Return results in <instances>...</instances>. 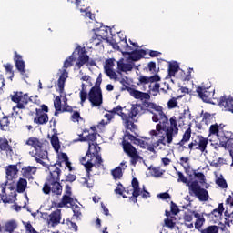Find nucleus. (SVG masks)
Segmentation results:
<instances>
[{
  "label": "nucleus",
  "instance_id": "aec40b11",
  "mask_svg": "<svg viewBox=\"0 0 233 233\" xmlns=\"http://www.w3.org/2000/svg\"><path fill=\"white\" fill-rule=\"evenodd\" d=\"M196 214H198V211L196 210H187L184 213L183 219L185 226L187 227V228H194L192 219H194V217L196 218Z\"/></svg>",
  "mask_w": 233,
  "mask_h": 233
},
{
  "label": "nucleus",
  "instance_id": "2eb2a0df",
  "mask_svg": "<svg viewBox=\"0 0 233 233\" xmlns=\"http://www.w3.org/2000/svg\"><path fill=\"white\" fill-rule=\"evenodd\" d=\"M219 141L222 148H233V133L226 131L224 136L220 135Z\"/></svg>",
  "mask_w": 233,
  "mask_h": 233
},
{
  "label": "nucleus",
  "instance_id": "864d4df0",
  "mask_svg": "<svg viewBox=\"0 0 233 233\" xmlns=\"http://www.w3.org/2000/svg\"><path fill=\"white\" fill-rule=\"evenodd\" d=\"M62 202L66 205H72V203H74V198L70 195H63Z\"/></svg>",
  "mask_w": 233,
  "mask_h": 233
},
{
  "label": "nucleus",
  "instance_id": "49530a36",
  "mask_svg": "<svg viewBox=\"0 0 233 233\" xmlns=\"http://www.w3.org/2000/svg\"><path fill=\"white\" fill-rule=\"evenodd\" d=\"M81 86H82V89L79 93V97H80L81 105H84L85 101L88 99V93H86V91L85 90V84H82Z\"/></svg>",
  "mask_w": 233,
  "mask_h": 233
},
{
  "label": "nucleus",
  "instance_id": "4468645a",
  "mask_svg": "<svg viewBox=\"0 0 233 233\" xmlns=\"http://www.w3.org/2000/svg\"><path fill=\"white\" fill-rule=\"evenodd\" d=\"M75 52H77L79 54L77 61L76 63V66L80 69L84 65H86L88 63L90 56L86 55V49L85 47L81 48L80 46H78Z\"/></svg>",
  "mask_w": 233,
  "mask_h": 233
},
{
  "label": "nucleus",
  "instance_id": "473e14b6",
  "mask_svg": "<svg viewBox=\"0 0 233 233\" xmlns=\"http://www.w3.org/2000/svg\"><path fill=\"white\" fill-rule=\"evenodd\" d=\"M27 187L28 181L25 178H19V180L16 183V192H18V194H23V192L26 190Z\"/></svg>",
  "mask_w": 233,
  "mask_h": 233
},
{
  "label": "nucleus",
  "instance_id": "ea45409f",
  "mask_svg": "<svg viewBox=\"0 0 233 233\" xmlns=\"http://www.w3.org/2000/svg\"><path fill=\"white\" fill-rule=\"evenodd\" d=\"M131 185L135 196L141 194V187H139V180H137V178L134 177L131 181Z\"/></svg>",
  "mask_w": 233,
  "mask_h": 233
},
{
  "label": "nucleus",
  "instance_id": "09e8293b",
  "mask_svg": "<svg viewBox=\"0 0 233 233\" xmlns=\"http://www.w3.org/2000/svg\"><path fill=\"white\" fill-rule=\"evenodd\" d=\"M106 74L109 77V79H114L115 81H117V74L114 70H112V68H107L106 70Z\"/></svg>",
  "mask_w": 233,
  "mask_h": 233
},
{
  "label": "nucleus",
  "instance_id": "393cba45",
  "mask_svg": "<svg viewBox=\"0 0 233 233\" xmlns=\"http://www.w3.org/2000/svg\"><path fill=\"white\" fill-rule=\"evenodd\" d=\"M205 214L207 213H195V218H196V221H195V228L196 230H198V232H201V230H203V226L205 225Z\"/></svg>",
  "mask_w": 233,
  "mask_h": 233
},
{
  "label": "nucleus",
  "instance_id": "423d86ee",
  "mask_svg": "<svg viewBox=\"0 0 233 233\" xmlns=\"http://www.w3.org/2000/svg\"><path fill=\"white\" fill-rule=\"evenodd\" d=\"M74 61H76V56H74V53L64 61L62 70H60L61 75L57 80V86L60 94H63V92H65V83H66V79H68V71L66 69L70 68V66H73Z\"/></svg>",
  "mask_w": 233,
  "mask_h": 233
},
{
  "label": "nucleus",
  "instance_id": "f704fd0d",
  "mask_svg": "<svg viewBox=\"0 0 233 233\" xmlns=\"http://www.w3.org/2000/svg\"><path fill=\"white\" fill-rule=\"evenodd\" d=\"M0 129L5 132L10 130V120L8 119V116H5L0 119Z\"/></svg>",
  "mask_w": 233,
  "mask_h": 233
},
{
  "label": "nucleus",
  "instance_id": "a211bd4d",
  "mask_svg": "<svg viewBox=\"0 0 233 233\" xmlns=\"http://www.w3.org/2000/svg\"><path fill=\"white\" fill-rule=\"evenodd\" d=\"M127 90H128L130 96H132V97H134V99H140V101L150 100L149 93L141 92V91H139L137 89H134L132 87H127Z\"/></svg>",
  "mask_w": 233,
  "mask_h": 233
},
{
  "label": "nucleus",
  "instance_id": "4d7b16f0",
  "mask_svg": "<svg viewBox=\"0 0 233 233\" xmlns=\"http://www.w3.org/2000/svg\"><path fill=\"white\" fill-rule=\"evenodd\" d=\"M160 85L159 83H155L154 85L150 84L149 85V90L151 92H154L153 96H157V93L159 92Z\"/></svg>",
  "mask_w": 233,
  "mask_h": 233
},
{
  "label": "nucleus",
  "instance_id": "c9c22d12",
  "mask_svg": "<svg viewBox=\"0 0 233 233\" xmlns=\"http://www.w3.org/2000/svg\"><path fill=\"white\" fill-rule=\"evenodd\" d=\"M177 72H179V64L177 62L170 63L168 66V76L172 77L176 76Z\"/></svg>",
  "mask_w": 233,
  "mask_h": 233
},
{
  "label": "nucleus",
  "instance_id": "c85d7f7f",
  "mask_svg": "<svg viewBox=\"0 0 233 233\" xmlns=\"http://www.w3.org/2000/svg\"><path fill=\"white\" fill-rule=\"evenodd\" d=\"M8 185V180H5L3 183H0V188L2 189V198L1 201H3L5 204L6 203H12V198L6 195V186Z\"/></svg>",
  "mask_w": 233,
  "mask_h": 233
},
{
  "label": "nucleus",
  "instance_id": "ddd939ff",
  "mask_svg": "<svg viewBox=\"0 0 233 233\" xmlns=\"http://www.w3.org/2000/svg\"><path fill=\"white\" fill-rule=\"evenodd\" d=\"M198 97L204 101V103H212V97H214V90H210L208 87L198 86L196 89Z\"/></svg>",
  "mask_w": 233,
  "mask_h": 233
},
{
  "label": "nucleus",
  "instance_id": "69168bd1",
  "mask_svg": "<svg viewBox=\"0 0 233 233\" xmlns=\"http://www.w3.org/2000/svg\"><path fill=\"white\" fill-rule=\"evenodd\" d=\"M164 223H165L166 227H167L168 228H174V227H176V222H174V220H172L170 218H166L164 220Z\"/></svg>",
  "mask_w": 233,
  "mask_h": 233
},
{
  "label": "nucleus",
  "instance_id": "c756f323",
  "mask_svg": "<svg viewBox=\"0 0 233 233\" xmlns=\"http://www.w3.org/2000/svg\"><path fill=\"white\" fill-rule=\"evenodd\" d=\"M209 136H217L219 141V137L222 136L223 137L225 136V132L219 131V124L216 123L209 127Z\"/></svg>",
  "mask_w": 233,
  "mask_h": 233
},
{
  "label": "nucleus",
  "instance_id": "f03ea898",
  "mask_svg": "<svg viewBox=\"0 0 233 233\" xmlns=\"http://www.w3.org/2000/svg\"><path fill=\"white\" fill-rule=\"evenodd\" d=\"M169 122L170 126H162L161 124H157L156 126V129L149 132L151 139L157 138V140L156 146L154 144H147V146H146V149L148 150V152H153V154H156L157 147H159V145H166L165 135H163V132H166L167 143L168 145L174 141L175 136H177L179 133V127H177V118L176 116H171Z\"/></svg>",
  "mask_w": 233,
  "mask_h": 233
},
{
  "label": "nucleus",
  "instance_id": "20e7f679",
  "mask_svg": "<svg viewBox=\"0 0 233 233\" xmlns=\"http://www.w3.org/2000/svg\"><path fill=\"white\" fill-rule=\"evenodd\" d=\"M139 106H141V109H139V113L141 112V110H143V108H145L143 114H147V112H150V114H153L152 121L154 123H157L158 121H160L159 125H161L162 127H167V125H168V117L167 116L165 112H163V106H157L156 103L148 102L147 100L142 102L143 106H141V104Z\"/></svg>",
  "mask_w": 233,
  "mask_h": 233
},
{
  "label": "nucleus",
  "instance_id": "6e6d98bb",
  "mask_svg": "<svg viewBox=\"0 0 233 233\" xmlns=\"http://www.w3.org/2000/svg\"><path fill=\"white\" fill-rule=\"evenodd\" d=\"M170 210L173 216H177L179 214V207L174 201H171L170 203Z\"/></svg>",
  "mask_w": 233,
  "mask_h": 233
},
{
  "label": "nucleus",
  "instance_id": "412c9836",
  "mask_svg": "<svg viewBox=\"0 0 233 233\" xmlns=\"http://www.w3.org/2000/svg\"><path fill=\"white\" fill-rule=\"evenodd\" d=\"M0 151L5 152L7 157L14 156V148L10 146L6 138H0Z\"/></svg>",
  "mask_w": 233,
  "mask_h": 233
},
{
  "label": "nucleus",
  "instance_id": "1a4fd4ad",
  "mask_svg": "<svg viewBox=\"0 0 233 233\" xmlns=\"http://www.w3.org/2000/svg\"><path fill=\"white\" fill-rule=\"evenodd\" d=\"M123 43L125 46V52H123V56H129V59H131V61H139V59H143V57L147 54L145 49H135L132 51V46L128 45L127 40Z\"/></svg>",
  "mask_w": 233,
  "mask_h": 233
},
{
  "label": "nucleus",
  "instance_id": "de8ad7c7",
  "mask_svg": "<svg viewBox=\"0 0 233 233\" xmlns=\"http://www.w3.org/2000/svg\"><path fill=\"white\" fill-rule=\"evenodd\" d=\"M118 66L122 72H132V65L131 64H118Z\"/></svg>",
  "mask_w": 233,
  "mask_h": 233
},
{
  "label": "nucleus",
  "instance_id": "bf43d9fd",
  "mask_svg": "<svg viewBox=\"0 0 233 233\" xmlns=\"http://www.w3.org/2000/svg\"><path fill=\"white\" fill-rule=\"evenodd\" d=\"M193 175L197 179H199L200 183H205V174H203V172H196V170H193Z\"/></svg>",
  "mask_w": 233,
  "mask_h": 233
},
{
  "label": "nucleus",
  "instance_id": "2f4dec72",
  "mask_svg": "<svg viewBox=\"0 0 233 233\" xmlns=\"http://www.w3.org/2000/svg\"><path fill=\"white\" fill-rule=\"evenodd\" d=\"M17 228V223L15 220H9L5 223V225L2 227V229L5 230V232L12 233L14 230Z\"/></svg>",
  "mask_w": 233,
  "mask_h": 233
},
{
  "label": "nucleus",
  "instance_id": "37998d69",
  "mask_svg": "<svg viewBox=\"0 0 233 233\" xmlns=\"http://www.w3.org/2000/svg\"><path fill=\"white\" fill-rule=\"evenodd\" d=\"M216 121V118L214 116L210 115V113H205L203 115L202 123H205V125L209 126L210 123H214Z\"/></svg>",
  "mask_w": 233,
  "mask_h": 233
},
{
  "label": "nucleus",
  "instance_id": "b1692460",
  "mask_svg": "<svg viewBox=\"0 0 233 233\" xmlns=\"http://www.w3.org/2000/svg\"><path fill=\"white\" fill-rule=\"evenodd\" d=\"M223 212H225V207L223 203L218 204V207L213 209L210 213H206L205 216L207 218H215L216 219H221V216H223Z\"/></svg>",
  "mask_w": 233,
  "mask_h": 233
},
{
  "label": "nucleus",
  "instance_id": "6ab92c4d",
  "mask_svg": "<svg viewBox=\"0 0 233 233\" xmlns=\"http://www.w3.org/2000/svg\"><path fill=\"white\" fill-rule=\"evenodd\" d=\"M93 145V152H92V157H96V167H103V157H101V147H99V144L97 143H92Z\"/></svg>",
  "mask_w": 233,
  "mask_h": 233
},
{
  "label": "nucleus",
  "instance_id": "9d476101",
  "mask_svg": "<svg viewBox=\"0 0 233 233\" xmlns=\"http://www.w3.org/2000/svg\"><path fill=\"white\" fill-rule=\"evenodd\" d=\"M11 100L13 103H16V106L13 107L14 112H15L16 108L25 110V105H28L30 96L28 94H23V92H15L14 95H11Z\"/></svg>",
  "mask_w": 233,
  "mask_h": 233
},
{
  "label": "nucleus",
  "instance_id": "052dcab7",
  "mask_svg": "<svg viewBox=\"0 0 233 233\" xmlns=\"http://www.w3.org/2000/svg\"><path fill=\"white\" fill-rule=\"evenodd\" d=\"M149 82V78L147 76H140L138 77V83H137V85H148Z\"/></svg>",
  "mask_w": 233,
  "mask_h": 233
},
{
  "label": "nucleus",
  "instance_id": "9b49d317",
  "mask_svg": "<svg viewBox=\"0 0 233 233\" xmlns=\"http://www.w3.org/2000/svg\"><path fill=\"white\" fill-rule=\"evenodd\" d=\"M88 101L91 106H101L103 105V91L99 87H91L88 93Z\"/></svg>",
  "mask_w": 233,
  "mask_h": 233
},
{
  "label": "nucleus",
  "instance_id": "e433bc0d",
  "mask_svg": "<svg viewBox=\"0 0 233 233\" xmlns=\"http://www.w3.org/2000/svg\"><path fill=\"white\" fill-rule=\"evenodd\" d=\"M80 138L78 139V141H92V143H94V141L97 140V133H91L88 134L86 137H83V134L79 135Z\"/></svg>",
  "mask_w": 233,
  "mask_h": 233
},
{
  "label": "nucleus",
  "instance_id": "5701e85b",
  "mask_svg": "<svg viewBox=\"0 0 233 233\" xmlns=\"http://www.w3.org/2000/svg\"><path fill=\"white\" fill-rule=\"evenodd\" d=\"M6 178L8 181H13L17 177V174H19V169L17 168V165H9L5 169Z\"/></svg>",
  "mask_w": 233,
  "mask_h": 233
},
{
  "label": "nucleus",
  "instance_id": "58836bf2",
  "mask_svg": "<svg viewBox=\"0 0 233 233\" xmlns=\"http://www.w3.org/2000/svg\"><path fill=\"white\" fill-rule=\"evenodd\" d=\"M92 147H94L92 145V143H89L88 144V150L86 151V156L82 157L80 158L81 165L85 166L86 163H88V160H86V157H90V159H92Z\"/></svg>",
  "mask_w": 233,
  "mask_h": 233
},
{
  "label": "nucleus",
  "instance_id": "39448f33",
  "mask_svg": "<svg viewBox=\"0 0 233 233\" xmlns=\"http://www.w3.org/2000/svg\"><path fill=\"white\" fill-rule=\"evenodd\" d=\"M25 144L29 147H33L34 150L31 154L36 163H39L42 167H46V164L43 160L48 159V151L45 149V146L41 140L35 137H31L26 140Z\"/></svg>",
  "mask_w": 233,
  "mask_h": 233
},
{
  "label": "nucleus",
  "instance_id": "8fccbe9b",
  "mask_svg": "<svg viewBox=\"0 0 233 233\" xmlns=\"http://www.w3.org/2000/svg\"><path fill=\"white\" fill-rule=\"evenodd\" d=\"M125 192V187H123V184L118 183L116 188L115 189V194H118L119 196H122V198H127L126 195H123Z\"/></svg>",
  "mask_w": 233,
  "mask_h": 233
},
{
  "label": "nucleus",
  "instance_id": "a19ab883",
  "mask_svg": "<svg viewBox=\"0 0 233 233\" xmlns=\"http://www.w3.org/2000/svg\"><path fill=\"white\" fill-rule=\"evenodd\" d=\"M224 216H225L224 225H226V227H230V225H233V212L229 213L228 210H226L224 212Z\"/></svg>",
  "mask_w": 233,
  "mask_h": 233
},
{
  "label": "nucleus",
  "instance_id": "4c0bfd02",
  "mask_svg": "<svg viewBox=\"0 0 233 233\" xmlns=\"http://www.w3.org/2000/svg\"><path fill=\"white\" fill-rule=\"evenodd\" d=\"M111 175L115 181H117V179H121L123 177V169L118 166L111 171Z\"/></svg>",
  "mask_w": 233,
  "mask_h": 233
},
{
  "label": "nucleus",
  "instance_id": "4be33fe9",
  "mask_svg": "<svg viewBox=\"0 0 233 233\" xmlns=\"http://www.w3.org/2000/svg\"><path fill=\"white\" fill-rule=\"evenodd\" d=\"M219 106H224L226 110L233 114V97L232 96H221L218 102Z\"/></svg>",
  "mask_w": 233,
  "mask_h": 233
},
{
  "label": "nucleus",
  "instance_id": "f8f14e48",
  "mask_svg": "<svg viewBox=\"0 0 233 233\" xmlns=\"http://www.w3.org/2000/svg\"><path fill=\"white\" fill-rule=\"evenodd\" d=\"M189 190L193 192V194L199 199L200 201H208V191L207 189L202 188L199 185V182L197 180L191 182L189 185Z\"/></svg>",
  "mask_w": 233,
  "mask_h": 233
},
{
  "label": "nucleus",
  "instance_id": "e2e57ef3",
  "mask_svg": "<svg viewBox=\"0 0 233 233\" xmlns=\"http://www.w3.org/2000/svg\"><path fill=\"white\" fill-rule=\"evenodd\" d=\"M77 179V177L72 173H69L67 176H66L65 181L66 183H74Z\"/></svg>",
  "mask_w": 233,
  "mask_h": 233
},
{
  "label": "nucleus",
  "instance_id": "cd10ccee",
  "mask_svg": "<svg viewBox=\"0 0 233 233\" xmlns=\"http://www.w3.org/2000/svg\"><path fill=\"white\" fill-rule=\"evenodd\" d=\"M106 35H108V32L106 31V35H101L99 34H94L90 39V43L94 45V46H99L101 43H103V39H106Z\"/></svg>",
  "mask_w": 233,
  "mask_h": 233
},
{
  "label": "nucleus",
  "instance_id": "603ef678",
  "mask_svg": "<svg viewBox=\"0 0 233 233\" xmlns=\"http://www.w3.org/2000/svg\"><path fill=\"white\" fill-rule=\"evenodd\" d=\"M151 174L154 177H161L163 176V172L161 171V167H152Z\"/></svg>",
  "mask_w": 233,
  "mask_h": 233
},
{
  "label": "nucleus",
  "instance_id": "a878e982",
  "mask_svg": "<svg viewBox=\"0 0 233 233\" xmlns=\"http://www.w3.org/2000/svg\"><path fill=\"white\" fill-rule=\"evenodd\" d=\"M35 172H37V167L33 166H27L22 168V176L25 177V179H34Z\"/></svg>",
  "mask_w": 233,
  "mask_h": 233
},
{
  "label": "nucleus",
  "instance_id": "774afa93",
  "mask_svg": "<svg viewBox=\"0 0 233 233\" xmlns=\"http://www.w3.org/2000/svg\"><path fill=\"white\" fill-rule=\"evenodd\" d=\"M114 66V59L109 58L106 60V65L104 66L105 70L107 68H112Z\"/></svg>",
  "mask_w": 233,
  "mask_h": 233
},
{
  "label": "nucleus",
  "instance_id": "7ed1b4c3",
  "mask_svg": "<svg viewBox=\"0 0 233 233\" xmlns=\"http://www.w3.org/2000/svg\"><path fill=\"white\" fill-rule=\"evenodd\" d=\"M140 105H132L130 108L127 106L122 107L121 106H117L114 107L112 110H109V113H106L104 117L107 119V121H111L114 119V116H121L122 123L127 128V130H130V132H136L137 130V125L134 123H137V116H139V110H141Z\"/></svg>",
  "mask_w": 233,
  "mask_h": 233
},
{
  "label": "nucleus",
  "instance_id": "0e129e2a",
  "mask_svg": "<svg viewBox=\"0 0 233 233\" xmlns=\"http://www.w3.org/2000/svg\"><path fill=\"white\" fill-rule=\"evenodd\" d=\"M71 119L74 123H76V122L79 123V119H82L81 114L79 113V111H75L73 113V115L71 116Z\"/></svg>",
  "mask_w": 233,
  "mask_h": 233
},
{
  "label": "nucleus",
  "instance_id": "7c9ffc66",
  "mask_svg": "<svg viewBox=\"0 0 233 233\" xmlns=\"http://www.w3.org/2000/svg\"><path fill=\"white\" fill-rule=\"evenodd\" d=\"M50 221L53 225H59L61 223V209H56L53 211L50 215Z\"/></svg>",
  "mask_w": 233,
  "mask_h": 233
},
{
  "label": "nucleus",
  "instance_id": "6e6552de",
  "mask_svg": "<svg viewBox=\"0 0 233 233\" xmlns=\"http://www.w3.org/2000/svg\"><path fill=\"white\" fill-rule=\"evenodd\" d=\"M207 147H208V138L198 135L196 138L192 137L191 142L188 144V150H199L202 154H207Z\"/></svg>",
  "mask_w": 233,
  "mask_h": 233
},
{
  "label": "nucleus",
  "instance_id": "c03bdc74",
  "mask_svg": "<svg viewBox=\"0 0 233 233\" xmlns=\"http://www.w3.org/2000/svg\"><path fill=\"white\" fill-rule=\"evenodd\" d=\"M200 233H219V227L216 225L208 226L206 228H203Z\"/></svg>",
  "mask_w": 233,
  "mask_h": 233
},
{
  "label": "nucleus",
  "instance_id": "3c124183",
  "mask_svg": "<svg viewBox=\"0 0 233 233\" xmlns=\"http://www.w3.org/2000/svg\"><path fill=\"white\" fill-rule=\"evenodd\" d=\"M177 98L172 97L171 99L168 100L167 108L169 110H172L173 108H177Z\"/></svg>",
  "mask_w": 233,
  "mask_h": 233
},
{
  "label": "nucleus",
  "instance_id": "dca6fc26",
  "mask_svg": "<svg viewBox=\"0 0 233 233\" xmlns=\"http://www.w3.org/2000/svg\"><path fill=\"white\" fill-rule=\"evenodd\" d=\"M85 170H86V177H82L83 183L82 185L84 187H87V188H90V186L88 185V181L92 176V168L96 167V164L92 163V158L87 159V162L84 165Z\"/></svg>",
  "mask_w": 233,
  "mask_h": 233
},
{
  "label": "nucleus",
  "instance_id": "680f3d73",
  "mask_svg": "<svg viewBox=\"0 0 233 233\" xmlns=\"http://www.w3.org/2000/svg\"><path fill=\"white\" fill-rule=\"evenodd\" d=\"M73 212H74V216L76 217V218H81V208L76 204L75 206H73Z\"/></svg>",
  "mask_w": 233,
  "mask_h": 233
},
{
  "label": "nucleus",
  "instance_id": "79ce46f5",
  "mask_svg": "<svg viewBox=\"0 0 233 233\" xmlns=\"http://www.w3.org/2000/svg\"><path fill=\"white\" fill-rule=\"evenodd\" d=\"M54 106H55V116H57L58 112H61L63 110V107L61 106V96H57L54 100Z\"/></svg>",
  "mask_w": 233,
  "mask_h": 233
},
{
  "label": "nucleus",
  "instance_id": "338daca9",
  "mask_svg": "<svg viewBox=\"0 0 233 233\" xmlns=\"http://www.w3.org/2000/svg\"><path fill=\"white\" fill-rule=\"evenodd\" d=\"M35 112H36V116H39V114H43V112L47 113V112H48V106L43 104V105L41 106V109L36 108V109H35Z\"/></svg>",
  "mask_w": 233,
  "mask_h": 233
},
{
  "label": "nucleus",
  "instance_id": "f257e3e1",
  "mask_svg": "<svg viewBox=\"0 0 233 233\" xmlns=\"http://www.w3.org/2000/svg\"><path fill=\"white\" fill-rule=\"evenodd\" d=\"M68 160L66 153L58 154V160L56 164L49 167V175L43 186L42 192L48 196L50 192L55 196H61L63 194V186L61 185V167L63 163Z\"/></svg>",
  "mask_w": 233,
  "mask_h": 233
},
{
  "label": "nucleus",
  "instance_id": "72a5a7b5",
  "mask_svg": "<svg viewBox=\"0 0 233 233\" xmlns=\"http://www.w3.org/2000/svg\"><path fill=\"white\" fill-rule=\"evenodd\" d=\"M36 116H37L34 118V123H36V125H46V123H48V114L40 113Z\"/></svg>",
  "mask_w": 233,
  "mask_h": 233
},
{
  "label": "nucleus",
  "instance_id": "bb28decb",
  "mask_svg": "<svg viewBox=\"0 0 233 233\" xmlns=\"http://www.w3.org/2000/svg\"><path fill=\"white\" fill-rule=\"evenodd\" d=\"M192 137V128L188 127L183 134L182 139L177 144V147H180L184 149H187L185 147L186 143H188L190 141V138Z\"/></svg>",
  "mask_w": 233,
  "mask_h": 233
},
{
  "label": "nucleus",
  "instance_id": "5fc2aeb1",
  "mask_svg": "<svg viewBox=\"0 0 233 233\" xmlns=\"http://www.w3.org/2000/svg\"><path fill=\"white\" fill-rule=\"evenodd\" d=\"M216 185H218V187H219L220 188H227V187H228L227 185V180H225V178L223 177H218L216 180Z\"/></svg>",
  "mask_w": 233,
  "mask_h": 233
},
{
  "label": "nucleus",
  "instance_id": "13d9d810",
  "mask_svg": "<svg viewBox=\"0 0 233 233\" xmlns=\"http://www.w3.org/2000/svg\"><path fill=\"white\" fill-rule=\"evenodd\" d=\"M25 227L26 233H38L37 230H35V228H34V226H32V223H30V222H26L25 224Z\"/></svg>",
  "mask_w": 233,
  "mask_h": 233
},
{
  "label": "nucleus",
  "instance_id": "0eeeda50",
  "mask_svg": "<svg viewBox=\"0 0 233 233\" xmlns=\"http://www.w3.org/2000/svg\"><path fill=\"white\" fill-rule=\"evenodd\" d=\"M122 148L125 154H127V156L130 157V163L131 165H133V167H136V165H137V162L139 163L142 162L143 157L139 155V152H137V149H136V147L130 142H127V140H123Z\"/></svg>",
  "mask_w": 233,
  "mask_h": 233
},
{
  "label": "nucleus",
  "instance_id": "f3484780",
  "mask_svg": "<svg viewBox=\"0 0 233 233\" xmlns=\"http://www.w3.org/2000/svg\"><path fill=\"white\" fill-rule=\"evenodd\" d=\"M14 61L16 70H18L22 76H25V74H26V66L23 60V56L19 55L17 51L14 52Z\"/></svg>",
  "mask_w": 233,
  "mask_h": 233
},
{
  "label": "nucleus",
  "instance_id": "a18cd8bd",
  "mask_svg": "<svg viewBox=\"0 0 233 233\" xmlns=\"http://www.w3.org/2000/svg\"><path fill=\"white\" fill-rule=\"evenodd\" d=\"M51 145L56 152H59V148H61V145H59V137L52 136L51 137Z\"/></svg>",
  "mask_w": 233,
  "mask_h": 233
}]
</instances>
